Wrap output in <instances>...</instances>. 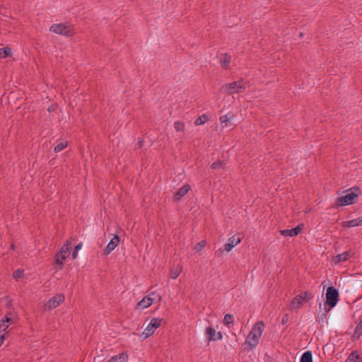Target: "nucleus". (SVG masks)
Listing matches in <instances>:
<instances>
[{
	"instance_id": "nucleus-1",
	"label": "nucleus",
	"mask_w": 362,
	"mask_h": 362,
	"mask_svg": "<svg viewBox=\"0 0 362 362\" xmlns=\"http://www.w3.org/2000/svg\"><path fill=\"white\" fill-rule=\"evenodd\" d=\"M264 327L265 325L262 321H258L252 326V329L248 334L245 342L250 349H253L257 346L259 339L262 334Z\"/></svg>"
},
{
	"instance_id": "nucleus-2",
	"label": "nucleus",
	"mask_w": 362,
	"mask_h": 362,
	"mask_svg": "<svg viewBox=\"0 0 362 362\" xmlns=\"http://www.w3.org/2000/svg\"><path fill=\"white\" fill-rule=\"evenodd\" d=\"M71 245V243L68 240L62 245L60 250L55 255L54 263L57 264L58 269H62L64 266V261L69 256Z\"/></svg>"
},
{
	"instance_id": "nucleus-3",
	"label": "nucleus",
	"mask_w": 362,
	"mask_h": 362,
	"mask_svg": "<svg viewBox=\"0 0 362 362\" xmlns=\"http://www.w3.org/2000/svg\"><path fill=\"white\" fill-rule=\"evenodd\" d=\"M339 300V292L337 289L334 288L333 286H329L327 289L326 292V304L329 305V308L327 310L325 308H324V313H322V316L325 317L327 313L329 311V310L334 308Z\"/></svg>"
},
{
	"instance_id": "nucleus-4",
	"label": "nucleus",
	"mask_w": 362,
	"mask_h": 362,
	"mask_svg": "<svg viewBox=\"0 0 362 362\" xmlns=\"http://www.w3.org/2000/svg\"><path fill=\"white\" fill-rule=\"evenodd\" d=\"M313 298L312 293L305 291L296 296L291 301L289 309L291 310H298L304 303Z\"/></svg>"
},
{
	"instance_id": "nucleus-5",
	"label": "nucleus",
	"mask_w": 362,
	"mask_h": 362,
	"mask_svg": "<svg viewBox=\"0 0 362 362\" xmlns=\"http://www.w3.org/2000/svg\"><path fill=\"white\" fill-rule=\"evenodd\" d=\"M247 86V82L240 79L230 83H227L223 86L225 91L228 94H233L235 93L242 92Z\"/></svg>"
},
{
	"instance_id": "nucleus-6",
	"label": "nucleus",
	"mask_w": 362,
	"mask_h": 362,
	"mask_svg": "<svg viewBox=\"0 0 362 362\" xmlns=\"http://www.w3.org/2000/svg\"><path fill=\"white\" fill-rule=\"evenodd\" d=\"M49 30L62 35L70 36L72 35V29L71 26L63 23L53 24L51 25Z\"/></svg>"
},
{
	"instance_id": "nucleus-7",
	"label": "nucleus",
	"mask_w": 362,
	"mask_h": 362,
	"mask_svg": "<svg viewBox=\"0 0 362 362\" xmlns=\"http://www.w3.org/2000/svg\"><path fill=\"white\" fill-rule=\"evenodd\" d=\"M162 320H163L160 318H152L148 326L143 332V334L145 335V337H148L153 334L156 329L161 325Z\"/></svg>"
},
{
	"instance_id": "nucleus-8",
	"label": "nucleus",
	"mask_w": 362,
	"mask_h": 362,
	"mask_svg": "<svg viewBox=\"0 0 362 362\" xmlns=\"http://www.w3.org/2000/svg\"><path fill=\"white\" fill-rule=\"evenodd\" d=\"M358 194L353 192H349L344 196H341L337 199L336 204L338 206H346L354 203V199Z\"/></svg>"
},
{
	"instance_id": "nucleus-9",
	"label": "nucleus",
	"mask_w": 362,
	"mask_h": 362,
	"mask_svg": "<svg viewBox=\"0 0 362 362\" xmlns=\"http://www.w3.org/2000/svg\"><path fill=\"white\" fill-rule=\"evenodd\" d=\"M64 300V296L61 293L55 295L54 297L50 298L47 303L45 307L49 309H53L58 307Z\"/></svg>"
},
{
	"instance_id": "nucleus-10",
	"label": "nucleus",
	"mask_w": 362,
	"mask_h": 362,
	"mask_svg": "<svg viewBox=\"0 0 362 362\" xmlns=\"http://www.w3.org/2000/svg\"><path fill=\"white\" fill-rule=\"evenodd\" d=\"M206 334L209 341H216L222 339V334L221 332H216L215 329L212 327H206Z\"/></svg>"
},
{
	"instance_id": "nucleus-11",
	"label": "nucleus",
	"mask_w": 362,
	"mask_h": 362,
	"mask_svg": "<svg viewBox=\"0 0 362 362\" xmlns=\"http://www.w3.org/2000/svg\"><path fill=\"white\" fill-rule=\"evenodd\" d=\"M241 242L240 237H235V235L230 237L228 243L224 244L223 251L230 252L232 249Z\"/></svg>"
},
{
	"instance_id": "nucleus-12",
	"label": "nucleus",
	"mask_w": 362,
	"mask_h": 362,
	"mask_svg": "<svg viewBox=\"0 0 362 362\" xmlns=\"http://www.w3.org/2000/svg\"><path fill=\"white\" fill-rule=\"evenodd\" d=\"M151 296H155V292H151L148 296L144 297L138 303V306L142 308H148L153 303L156 302V298H151Z\"/></svg>"
},
{
	"instance_id": "nucleus-13",
	"label": "nucleus",
	"mask_w": 362,
	"mask_h": 362,
	"mask_svg": "<svg viewBox=\"0 0 362 362\" xmlns=\"http://www.w3.org/2000/svg\"><path fill=\"white\" fill-rule=\"evenodd\" d=\"M119 243V237L117 235H114V237L110 240V241L108 243L107 245L105 248L103 253L105 255L110 254L118 245Z\"/></svg>"
},
{
	"instance_id": "nucleus-14",
	"label": "nucleus",
	"mask_w": 362,
	"mask_h": 362,
	"mask_svg": "<svg viewBox=\"0 0 362 362\" xmlns=\"http://www.w3.org/2000/svg\"><path fill=\"white\" fill-rule=\"evenodd\" d=\"M302 230V227L298 225L292 229H285L281 230V235L283 236L295 237L298 235Z\"/></svg>"
},
{
	"instance_id": "nucleus-15",
	"label": "nucleus",
	"mask_w": 362,
	"mask_h": 362,
	"mask_svg": "<svg viewBox=\"0 0 362 362\" xmlns=\"http://www.w3.org/2000/svg\"><path fill=\"white\" fill-rule=\"evenodd\" d=\"M191 189V187L189 185H185L181 188H180L175 194L174 199L175 201H179L181 199L182 197L186 195L188 192Z\"/></svg>"
},
{
	"instance_id": "nucleus-16",
	"label": "nucleus",
	"mask_w": 362,
	"mask_h": 362,
	"mask_svg": "<svg viewBox=\"0 0 362 362\" xmlns=\"http://www.w3.org/2000/svg\"><path fill=\"white\" fill-rule=\"evenodd\" d=\"M353 255V252L349 251H346L341 254H339L336 256L335 260L337 262H344L348 259H349Z\"/></svg>"
},
{
	"instance_id": "nucleus-17",
	"label": "nucleus",
	"mask_w": 362,
	"mask_h": 362,
	"mask_svg": "<svg viewBox=\"0 0 362 362\" xmlns=\"http://www.w3.org/2000/svg\"><path fill=\"white\" fill-rule=\"evenodd\" d=\"M362 226V218H358L342 223V226L346 228Z\"/></svg>"
},
{
	"instance_id": "nucleus-18",
	"label": "nucleus",
	"mask_w": 362,
	"mask_h": 362,
	"mask_svg": "<svg viewBox=\"0 0 362 362\" xmlns=\"http://www.w3.org/2000/svg\"><path fill=\"white\" fill-rule=\"evenodd\" d=\"M13 322V320L11 317H8L6 315L4 317V319H2L0 321V332H4L8 327L9 324H12Z\"/></svg>"
},
{
	"instance_id": "nucleus-19",
	"label": "nucleus",
	"mask_w": 362,
	"mask_h": 362,
	"mask_svg": "<svg viewBox=\"0 0 362 362\" xmlns=\"http://www.w3.org/2000/svg\"><path fill=\"white\" fill-rule=\"evenodd\" d=\"M127 354L123 352L111 357L107 362H127Z\"/></svg>"
},
{
	"instance_id": "nucleus-20",
	"label": "nucleus",
	"mask_w": 362,
	"mask_h": 362,
	"mask_svg": "<svg viewBox=\"0 0 362 362\" xmlns=\"http://www.w3.org/2000/svg\"><path fill=\"white\" fill-rule=\"evenodd\" d=\"M231 57L228 54H225L220 59L221 66L222 68L226 69L230 62Z\"/></svg>"
},
{
	"instance_id": "nucleus-21",
	"label": "nucleus",
	"mask_w": 362,
	"mask_h": 362,
	"mask_svg": "<svg viewBox=\"0 0 362 362\" xmlns=\"http://www.w3.org/2000/svg\"><path fill=\"white\" fill-rule=\"evenodd\" d=\"M181 270V267L179 264L177 266H173L170 269V277L174 279L177 278L180 274Z\"/></svg>"
},
{
	"instance_id": "nucleus-22",
	"label": "nucleus",
	"mask_w": 362,
	"mask_h": 362,
	"mask_svg": "<svg viewBox=\"0 0 362 362\" xmlns=\"http://www.w3.org/2000/svg\"><path fill=\"white\" fill-rule=\"evenodd\" d=\"M300 362H313V354L310 351H307L303 354Z\"/></svg>"
},
{
	"instance_id": "nucleus-23",
	"label": "nucleus",
	"mask_w": 362,
	"mask_h": 362,
	"mask_svg": "<svg viewBox=\"0 0 362 362\" xmlns=\"http://www.w3.org/2000/svg\"><path fill=\"white\" fill-rule=\"evenodd\" d=\"M346 362H361V359L357 352L354 351L349 356Z\"/></svg>"
},
{
	"instance_id": "nucleus-24",
	"label": "nucleus",
	"mask_w": 362,
	"mask_h": 362,
	"mask_svg": "<svg viewBox=\"0 0 362 362\" xmlns=\"http://www.w3.org/2000/svg\"><path fill=\"white\" fill-rule=\"evenodd\" d=\"M68 145V142L64 140H62L59 141L54 148V151L55 153H59L64 150Z\"/></svg>"
},
{
	"instance_id": "nucleus-25",
	"label": "nucleus",
	"mask_w": 362,
	"mask_h": 362,
	"mask_svg": "<svg viewBox=\"0 0 362 362\" xmlns=\"http://www.w3.org/2000/svg\"><path fill=\"white\" fill-rule=\"evenodd\" d=\"M11 56V49L10 47L0 48V58H6Z\"/></svg>"
},
{
	"instance_id": "nucleus-26",
	"label": "nucleus",
	"mask_w": 362,
	"mask_h": 362,
	"mask_svg": "<svg viewBox=\"0 0 362 362\" xmlns=\"http://www.w3.org/2000/svg\"><path fill=\"white\" fill-rule=\"evenodd\" d=\"M234 116L233 114L228 113L227 115H223L220 117L221 123H225V126H227V122L231 121L233 119Z\"/></svg>"
},
{
	"instance_id": "nucleus-27",
	"label": "nucleus",
	"mask_w": 362,
	"mask_h": 362,
	"mask_svg": "<svg viewBox=\"0 0 362 362\" xmlns=\"http://www.w3.org/2000/svg\"><path fill=\"white\" fill-rule=\"evenodd\" d=\"M207 121L208 117L205 115H202L195 119L194 124L196 126L202 125L205 124Z\"/></svg>"
},
{
	"instance_id": "nucleus-28",
	"label": "nucleus",
	"mask_w": 362,
	"mask_h": 362,
	"mask_svg": "<svg viewBox=\"0 0 362 362\" xmlns=\"http://www.w3.org/2000/svg\"><path fill=\"white\" fill-rule=\"evenodd\" d=\"M233 322H234V317L232 315H230V314L225 315L224 318H223L224 325L228 326L230 325H233Z\"/></svg>"
},
{
	"instance_id": "nucleus-29",
	"label": "nucleus",
	"mask_w": 362,
	"mask_h": 362,
	"mask_svg": "<svg viewBox=\"0 0 362 362\" xmlns=\"http://www.w3.org/2000/svg\"><path fill=\"white\" fill-rule=\"evenodd\" d=\"M362 334V320L358 322L356 325L354 331V336L356 337H360Z\"/></svg>"
},
{
	"instance_id": "nucleus-30",
	"label": "nucleus",
	"mask_w": 362,
	"mask_h": 362,
	"mask_svg": "<svg viewBox=\"0 0 362 362\" xmlns=\"http://www.w3.org/2000/svg\"><path fill=\"white\" fill-rule=\"evenodd\" d=\"M225 165V163L223 161L217 160L216 162H214L211 165V168L212 169H218V168H223Z\"/></svg>"
},
{
	"instance_id": "nucleus-31",
	"label": "nucleus",
	"mask_w": 362,
	"mask_h": 362,
	"mask_svg": "<svg viewBox=\"0 0 362 362\" xmlns=\"http://www.w3.org/2000/svg\"><path fill=\"white\" fill-rule=\"evenodd\" d=\"M174 127L177 132H183L185 130V124L181 122H175L174 123Z\"/></svg>"
},
{
	"instance_id": "nucleus-32",
	"label": "nucleus",
	"mask_w": 362,
	"mask_h": 362,
	"mask_svg": "<svg viewBox=\"0 0 362 362\" xmlns=\"http://www.w3.org/2000/svg\"><path fill=\"white\" fill-rule=\"evenodd\" d=\"M24 275V271L23 270H21V269H17L16 271H15L13 272V276L16 279H21L23 276Z\"/></svg>"
},
{
	"instance_id": "nucleus-33",
	"label": "nucleus",
	"mask_w": 362,
	"mask_h": 362,
	"mask_svg": "<svg viewBox=\"0 0 362 362\" xmlns=\"http://www.w3.org/2000/svg\"><path fill=\"white\" fill-rule=\"evenodd\" d=\"M205 245H206V242L202 240L196 245V246L194 247V250L197 251H200L205 247Z\"/></svg>"
},
{
	"instance_id": "nucleus-34",
	"label": "nucleus",
	"mask_w": 362,
	"mask_h": 362,
	"mask_svg": "<svg viewBox=\"0 0 362 362\" xmlns=\"http://www.w3.org/2000/svg\"><path fill=\"white\" fill-rule=\"evenodd\" d=\"M143 146V141L141 139H139L137 143L135 144L136 148H141Z\"/></svg>"
},
{
	"instance_id": "nucleus-35",
	"label": "nucleus",
	"mask_w": 362,
	"mask_h": 362,
	"mask_svg": "<svg viewBox=\"0 0 362 362\" xmlns=\"http://www.w3.org/2000/svg\"><path fill=\"white\" fill-rule=\"evenodd\" d=\"M81 247H82V243H78V245H76L75 246L74 251L78 252L81 248Z\"/></svg>"
},
{
	"instance_id": "nucleus-36",
	"label": "nucleus",
	"mask_w": 362,
	"mask_h": 362,
	"mask_svg": "<svg viewBox=\"0 0 362 362\" xmlns=\"http://www.w3.org/2000/svg\"><path fill=\"white\" fill-rule=\"evenodd\" d=\"M151 298H156V301H160L161 299V297L155 293V296H151Z\"/></svg>"
},
{
	"instance_id": "nucleus-37",
	"label": "nucleus",
	"mask_w": 362,
	"mask_h": 362,
	"mask_svg": "<svg viewBox=\"0 0 362 362\" xmlns=\"http://www.w3.org/2000/svg\"><path fill=\"white\" fill-rule=\"evenodd\" d=\"M288 321V316L285 315L282 319V324H286Z\"/></svg>"
},
{
	"instance_id": "nucleus-38",
	"label": "nucleus",
	"mask_w": 362,
	"mask_h": 362,
	"mask_svg": "<svg viewBox=\"0 0 362 362\" xmlns=\"http://www.w3.org/2000/svg\"><path fill=\"white\" fill-rule=\"evenodd\" d=\"M77 255H78V252L74 250V252H72V258L74 259H76L77 257Z\"/></svg>"
},
{
	"instance_id": "nucleus-39",
	"label": "nucleus",
	"mask_w": 362,
	"mask_h": 362,
	"mask_svg": "<svg viewBox=\"0 0 362 362\" xmlns=\"http://www.w3.org/2000/svg\"><path fill=\"white\" fill-rule=\"evenodd\" d=\"M11 249H12V250H15V245H14L13 244H12V245H11Z\"/></svg>"
}]
</instances>
